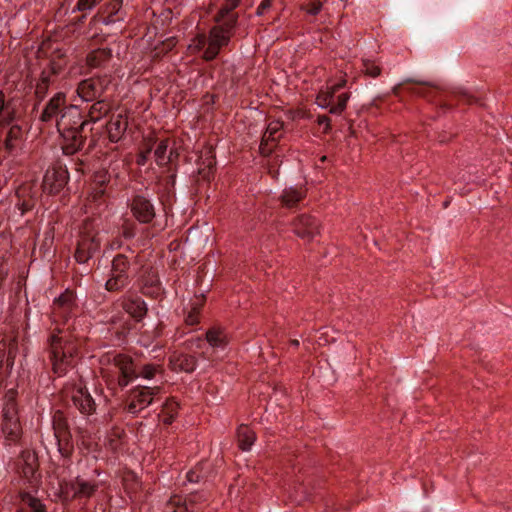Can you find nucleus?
Instances as JSON below:
<instances>
[{
    "label": "nucleus",
    "instance_id": "obj_48",
    "mask_svg": "<svg viewBox=\"0 0 512 512\" xmlns=\"http://www.w3.org/2000/svg\"><path fill=\"white\" fill-rule=\"evenodd\" d=\"M187 479L190 481V482H199V479H200V475L196 472V471H189L187 473Z\"/></svg>",
    "mask_w": 512,
    "mask_h": 512
},
{
    "label": "nucleus",
    "instance_id": "obj_40",
    "mask_svg": "<svg viewBox=\"0 0 512 512\" xmlns=\"http://www.w3.org/2000/svg\"><path fill=\"white\" fill-rule=\"evenodd\" d=\"M157 372V367L152 364H147L142 366V368L137 371V377H143L144 379H152Z\"/></svg>",
    "mask_w": 512,
    "mask_h": 512
},
{
    "label": "nucleus",
    "instance_id": "obj_28",
    "mask_svg": "<svg viewBox=\"0 0 512 512\" xmlns=\"http://www.w3.org/2000/svg\"><path fill=\"white\" fill-rule=\"evenodd\" d=\"M131 282L130 276H118L109 274L105 283V289L109 292H120L125 289Z\"/></svg>",
    "mask_w": 512,
    "mask_h": 512
},
{
    "label": "nucleus",
    "instance_id": "obj_18",
    "mask_svg": "<svg viewBox=\"0 0 512 512\" xmlns=\"http://www.w3.org/2000/svg\"><path fill=\"white\" fill-rule=\"evenodd\" d=\"M123 309L136 321H140L147 313V305L140 297H125L122 301Z\"/></svg>",
    "mask_w": 512,
    "mask_h": 512
},
{
    "label": "nucleus",
    "instance_id": "obj_5",
    "mask_svg": "<svg viewBox=\"0 0 512 512\" xmlns=\"http://www.w3.org/2000/svg\"><path fill=\"white\" fill-rule=\"evenodd\" d=\"M160 392V387L138 385L132 388L125 400V409L130 414L137 415L140 411L151 405L154 397Z\"/></svg>",
    "mask_w": 512,
    "mask_h": 512
},
{
    "label": "nucleus",
    "instance_id": "obj_24",
    "mask_svg": "<svg viewBox=\"0 0 512 512\" xmlns=\"http://www.w3.org/2000/svg\"><path fill=\"white\" fill-rule=\"evenodd\" d=\"M112 56L111 50L99 48L87 55L86 62L90 68H99L105 64Z\"/></svg>",
    "mask_w": 512,
    "mask_h": 512
},
{
    "label": "nucleus",
    "instance_id": "obj_41",
    "mask_svg": "<svg viewBox=\"0 0 512 512\" xmlns=\"http://www.w3.org/2000/svg\"><path fill=\"white\" fill-rule=\"evenodd\" d=\"M453 97L457 99L460 102H465L468 104L478 102V99H476L474 96L469 94L466 90H458L453 93Z\"/></svg>",
    "mask_w": 512,
    "mask_h": 512
},
{
    "label": "nucleus",
    "instance_id": "obj_53",
    "mask_svg": "<svg viewBox=\"0 0 512 512\" xmlns=\"http://www.w3.org/2000/svg\"><path fill=\"white\" fill-rule=\"evenodd\" d=\"M161 335V327L160 325H158L154 331H153V336L152 337H149V340H151L152 338H156V337H159Z\"/></svg>",
    "mask_w": 512,
    "mask_h": 512
},
{
    "label": "nucleus",
    "instance_id": "obj_6",
    "mask_svg": "<svg viewBox=\"0 0 512 512\" xmlns=\"http://www.w3.org/2000/svg\"><path fill=\"white\" fill-rule=\"evenodd\" d=\"M87 121H82L78 124L76 121L71 124L66 123V128L63 131H58L64 139L63 152L66 155H73L81 150L86 141V135L83 134Z\"/></svg>",
    "mask_w": 512,
    "mask_h": 512
},
{
    "label": "nucleus",
    "instance_id": "obj_30",
    "mask_svg": "<svg viewBox=\"0 0 512 512\" xmlns=\"http://www.w3.org/2000/svg\"><path fill=\"white\" fill-rule=\"evenodd\" d=\"M179 404L174 399H167L162 405L163 422L170 425L177 415Z\"/></svg>",
    "mask_w": 512,
    "mask_h": 512
},
{
    "label": "nucleus",
    "instance_id": "obj_19",
    "mask_svg": "<svg viewBox=\"0 0 512 512\" xmlns=\"http://www.w3.org/2000/svg\"><path fill=\"white\" fill-rule=\"evenodd\" d=\"M122 5L123 0H110L99 9L96 17H99L103 24L110 25L116 21L115 16L121 10Z\"/></svg>",
    "mask_w": 512,
    "mask_h": 512
},
{
    "label": "nucleus",
    "instance_id": "obj_12",
    "mask_svg": "<svg viewBox=\"0 0 512 512\" xmlns=\"http://www.w3.org/2000/svg\"><path fill=\"white\" fill-rule=\"evenodd\" d=\"M105 79L88 78L78 85V95L85 101H93L99 98L105 89Z\"/></svg>",
    "mask_w": 512,
    "mask_h": 512
},
{
    "label": "nucleus",
    "instance_id": "obj_56",
    "mask_svg": "<svg viewBox=\"0 0 512 512\" xmlns=\"http://www.w3.org/2000/svg\"><path fill=\"white\" fill-rule=\"evenodd\" d=\"M203 344H204V342H203L202 338H197L196 347L201 348Z\"/></svg>",
    "mask_w": 512,
    "mask_h": 512
},
{
    "label": "nucleus",
    "instance_id": "obj_16",
    "mask_svg": "<svg viewBox=\"0 0 512 512\" xmlns=\"http://www.w3.org/2000/svg\"><path fill=\"white\" fill-rule=\"evenodd\" d=\"M306 197V189L303 187L285 188L280 196L283 207L288 209L298 208Z\"/></svg>",
    "mask_w": 512,
    "mask_h": 512
},
{
    "label": "nucleus",
    "instance_id": "obj_47",
    "mask_svg": "<svg viewBox=\"0 0 512 512\" xmlns=\"http://www.w3.org/2000/svg\"><path fill=\"white\" fill-rule=\"evenodd\" d=\"M47 87H48L47 81L43 80L42 83L37 85L36 93L44 95Z\"/></svg>",
    "mask_w": 512,
    "mask_h": 512
},
{
    "label": "nucleus",
    "instance_id": "obj_29",
    "mask_svg": "<svg viewBox=\"0 0 512 512\" xmlns=\"http://www.w3.org/2000/svg\"><path fill=\"white\" fill-rule=\"evenodd\" d=\"M237 438L240 448L249 450L254 443L255 434L247 425H241L237 430Z\"/></svg>",
    "mask_w": 512,
    "mask_h": 512
},
{
    "label": "nucleus",
    "instance_id": "obj_34",
    "mask_svg": "<svg viewBox=\"0 0 512 512\" xmlns=\"http://www.w3.org/2000/svg\"><path fill=\"white\" fill-rule=\"evenodd\" d=\"M177 365L178 367L185 372L191 373L193 372L197 367V360L192 355H181L177 359Z\"/></svg>",
    "mask_w": 512,
    "mask_h": 512
},
{
    "label": "nucleus",
    "instance_id": "obj_11",
    "mask_svg": "<svg viewBox=\"0 0 512 512\" xmlns=\"http://www.w3.org/2000/svg\"><path fill=\"white\" fill-rule=\"evenodd\" d=\"M17 411L13 401L7 403L3 409L2 431L11 441H16L20 436V424L16 417Z\"/></svg>",
    "mask_w": 512,
    "mask_h": 512
},
{
    "label": "nucleus",
    "instance_id": "obj_43",
    "mask_svg": "<svg viewBox=\"0 0 512 512\" xmlns=\"http://www.w3.org/2000/svg\"><path fill=\"white\" fill-rule=\"evenodd\" d=\"M135 378H137V375H119L118 385L119 387L124 388Z\"/></svg>",
    "mask_w": 512,
    "mask_h": 512
},
{
    "label": "nucleus",
    "instance_id": "obj_52",
    "mask_svg": "<svg viewBox=\"0 0 512 512\" xmlns=\"http://www.w3.org/2000/svg\"><path fill=\"white\" fill-rule=\"evenodd\" d=\"M329 121H330V119L325 115L319 116V118H318V122L320 125L326 124L327 126H329Z\"/></svg>",
    "mask_w": 512,
    "mask_h": 512
},
{
    "label": "nucleus",
    "instance_id": "obj_7",
    "mask_svg": "<svg viewBox=\"0 0 512 512\" xmlns=\"http://www.w3.org/2000/svg\"><path fill=\"white\" fill-rule=\"evenodd\" d=\"M205 339L209 348L211 349V354L208 352H203V356L207 359L220 358V353H225L229 344V337L225 330L221 327H211L207 330L205 334Z\"/></svg>",
    "mask_w": 512,
    "mask_h": 512
},
{
    "label": "nucleus",
    "instance_id": "obj_21",
    "mask_svg": "<svg viewBox=\"0 0 512 512\" xmlns=\"http://www.w3.org/2000/svg\"><path fill=\"white\" fill-rule=\"evenodd\" d=\"M127 129V121L122 118L121 115H117L114 119H112L108 126V135L111 142H118L122 135L125 133Z\"/></svg>",
    "mask_w": 512,
    "mask_h": 512
},
{
    "label": "nucleus",
    "instance_id": "obj_22",
    "mask_svg": "<svg viewBox=\"0 0 512 512\" xmlns=\"http://www.w3.org/2000/svg\"><path fill=\"white\" fill-rule=\"evenodd\" d=\"M112 363L119 370V375H137L133 360L127 355L115 354L112 358Z\"/></svg>",
    "mask_w": 512,
    "mask_h": 512
},
{
    "label": "nucleus",
    "instance_id": "obj_25",
    "mask_svg": "<svg viewBox=\"0 0 512 512\" xmlns=\"http://www.w3.org/2000/svg\"><path fill=\"white\" fill-rule=\"evenodd\" d=\"M15 108L5 100L4 93L0 91V126L5 127L15 121Z\"/></svg>",
    "mask_w": 512,
    "mask_h": 512
},
{
    "label": "nucleus",
    "instance_id": "obj_33",
    "mask_svg": "<svg viewBox=\"0 0 512 512\" xmlns=\"http://www.w3.org/2000/svg\"><path fill=\"white\" fill-rule=\"evenodd\" d=\"M107 113V106L103 101H96L90 107L88 116L89 122H97Z\"/></svg>",
    "mask_w": 512,
    "mask_h": 512
},
{
    "label": "nucleus",
    "instance_id": "obj_57",
    "mask_svg": "<svg viewBox=\"0 0 512 512\" xmlns=\"http://www.w3.org/2000/svg\"><path fill=\"white\" fill-rule=\"evenodd\" d=\"M291 344H292L293 346H298V345H299V341H298V340H292V341H291Z\"/></svg>",
    "mask_w": 512,
    "mask_h": 512
},
{
    "label": "nucleus",
    "instance_id": "obj_37",
    "mask_svg": "<svg viewBox=\"0 0 512 512\" xmlns=\"http://www.w3.org/2000/svg\"><path fill=\"white\" fill-rule=\"evenodd\" d=\"M167 148H168V144H167V141L166 140H162L155 152H154V155L156 157V162L158 165L162 166V165H167V157H166V153H167Z\"/></svg>",
    "mask_w": 512,
    "mask_h": 512
},
{
    "label": "nucleus",
    "instance_id": "obj_44",
    "mask_svg": "<svg viewBox=\"0 0 512 512\" xmlns=\"http://www.w3.org/2000/svg\"><path fill=\"white\" fill-rule=\"evenodd\" d=\"M272 2L273 0H262L257 8L256 14L258 16H262L265 13V11L271 7Z\"/></svg>",
    "mask_w": 512,
    "mask_h": 512
},
{
    "label": "nucleus",
    "instance_id": "obj_4",
    "mask_svg": "<svg viewBox=\"0 0 512 512\" xmlns=\"http://www.w3.org/2000/svg\"><path fill=\"white\" fill-rule=\"evenodd\" d=\"M345 86L346 80L341 78L338 82L320 90L316 99L317 104L322 108L329 109L331 114H341L346 108L350 94L341 93L336 96V93Z\"/></svg>",
    "mask_w": 512,
    "mask_h": 512
},
{
    "label": "nucleus",
    "instance_id": "obj_31",
    "mask_svg": "<svg viewBox=\"0 0 512 512\" xmlns=\"http://www.w3.org/2000/svg\"><path fill=\"white\" fill-rule=\"evenodd\" d=\"M9 129L6 132L4 139L5 147L7 150H11L14 147V142L17 141L22 135V127L17 123H11Z\"/></svg>",
    "mask_w": 512,
    "mask_h": 512
},
{
    "label": "nucleus",
    "instance_id": "obj_8",
    "mask_svg": "<svg viewBox=\"0 0 512 512\" xmlns=\"http://www.w3.org/2000/svg\"><path fill=\"white\" fill-rule=\"evenodd\" d=\"M69 174L66 168L61 166L48 169L44 175L42 189L45 193L58 194L68 183Z\"/></svg>",
    "mask_w": 512,
    "mask_h": 512
},
{
    "label": "nucleus",
    "instance_id": "obj_10",
    "mask_svg": "<svg viewBox=\"0 0 512 512\" xmlns=\"http://www.w3.org/2000/svg\"><path fill=\"white\" fill-rule=\"evenodd\" d=\"M133 216L143 224L151 223L155 218L156 212L151 199L144 195H135L131 203Z\"/></svg>",
    "mask_w": 512,
    "mask_h": 512
},
{
    "label": "nucleus",
    "instance_id": "obj_20",
    "mask_svg": "<svg viewBox=\"0 0 512 512\" xmlns=\"http://www.w3.org/2000/svg\"><path fill=\"white\" fill-rule=\"evenodd\" d=\"M163 292L161 282L157 275L148 274L143 279L142 293L152 298H158Z\"/></svg>",
    "mask_w": 512,
    "mask_h": 512
},
{
    "label": "nucleus",
    "instance_id": "obj_46",
    "mask_svg": "<svg viewBox=\"0 0 512 512\" xmlns=\"http://www.w3.org/2000/svg\"><path fill=\"white\" fill-rule=\"evenodd\" d=\"M187 325L194 326L199 323V313L196 311L190 312L186 319Z\"/></svg>",
    "mask_w": 512,
    "mask_h": 512
},
{
    "label": "nucleus",
    "instance_id": "obj_14",
    "mask_svg": "<svg viewBox=\"0 0 512 512\" xmlns=\"http://www.w3.org/2000/svg\"><path fill=\"white\" fill-rule=\"evenodd\" d=\"M295 233L302 238H313L319 231L318 221L306 214L298 216L293 222Z\"/></svg>",
    "mask_w": 512,
    "mask_h": 512
},
{
    "label": "nucleus",
    "instance_id": "obj_23",
    "mask_svg": "<svg viewBox=\"0 0 512 512\" xmlns=\"http://www.w3.org/2000/svg\"><path fill=\"white\" fill-rule=\"evenodd\" d=\"M17 512H47L41 501L28 493L21 494V506Z\"/></svg>",
    "mask_w": 512,
    "mask_h": 512
},
{
    "label": "nucleus",
    "instance_id": "obj_3",
    "mask_svg": "<svg viewBox=\"0 0 512 512\" xmlns=\"http://www.w3.org/2000/svg\"><path fill=\"white\" fill-rule=\"evenodd\" d=\"M67 117H80V114L75 106L67 105L65 93L58 92L44 105L39 120L44 123L55 120L57 131H63Z\"/></svg>",
    "mask_w": 512,
    "mask_h": 512
},
{
    "label": "nucleus",
    "instance_id": "obj_45",
    "mask_svg": "<svg viewBox=\"0 0 512 512\" xmlns=\"http://www.w3.org/2000/svg\"><path fill=\"white\" fill-rule=\"evenodd\" d=\"M79 13H80V15L71 19V24L73 26H80V25L84 24L89 12H79Z\"/></svg>",
    "mask_w": 512,
    "mask_h": 512
},
{
    "label": "nucleus",
    "instance_id": "obj_1",
    "mask_svg": "<svg viewBox=\"0 0 512 512\" xmlns=\"http://www.w3.org/2000/svg\"><path fill=\"white\" fill-rule=\"evenodd\" d=\"M240 2L241 0H224L215 16L217 24L210 29L208 35L202 33L195 36L194 48L198 52H203V60L213 61L219 55L220 50L229 44L239 17L234 10L240 5Z\"/></svg>",
    "mask_w": 512,
    "mask_h": 512
},
{
    "label": "nucleus",
    "instance_id": "obj_9",
    "mask_svg": "<svg viewBox=\"0 0 512 512\" xmlns=\"http://www.w3.org/2000/svg\"><path fill=\"white\" fill-rule=\"evenodd\" d=\"M402 89L406 90L408 93L412 95L421 96L428 100H432L436 95L435 88L432 87L430 84L410 78L394 86L393 94L399 97Z\"/></svg>",
    "mask_w": 512,
    "mask_h": 512
},
{
    "label": "nucleus",
    "instance_id": "obj_2",
    "mask_svg": "<svg viewBox=\"0 0 512 512\" xmlns=\"http://www.w3.org/2000/svg\"><path fill=\"white\" fill-rule=\"evenodd\" d=\"M77 352V344L69 333L59 331L50 336V358L58 376L66 375L75 366Z\"/></svg>",
    "mask_w": 512,
    "mask_h": 512
},
{
    "label": "nucleus",
    "instance_id": "obj_17",
    "mask_svg": "<svg viewBox=\"0 0 512 512\" xmlns=\"http://www.w3.org/2000/svg\"><path fill=\"white\" fill-rule=\"evenodd\" d=\"M74 295L70 291H66L58 297L54 302L53 313L55 317L67 320L73 314Z\"/></svg>",
    "mask_w": 512,
    "mask_h": 512
},
{
    "label": "nucleus",
    "instance_id": "obj_51",
    "mask_svg": "<svg viewBox=\"0 0 512 512\" xmlns=\"http://www.w3.org/2000/svg\"><path fill=\"white\" fill-rule=\"evenodd\" d=\"M437 105H439L442 110H449L451 108V104L444 100H440Z\"/></svg>",
    "mask_w": 512,
    "mask_h": 512
},
{
    "label": "nucleus",
    "instance_id": "obj_39",
    "mask_svg": "<svg viewBox=\"0 0 512 512\" xmlns=\"http://www.w3.org/2000/svg\"><path fill=\"white\" fill-rule=\"evenodd\" d=\"M363 71L366 75L376 78L381 73V68L374 61L366 59L363 60Z\"/></svg>",
    "mask_w": 512,
    "mask_h": 512
},
{
    "label": "nucleus",
    "instance_id": "obj_55",
    "mask_svg": "<svg viewBox=\"0 0 512 512\" xmlns=\"http://www.w3.org/2000/svg\"><path fill=\"white\" fill-rule=\"evenodd\" d=\"M177 156V153L174 151L170 152V155L167 157V164L172 161L173 157Z\"/></svg>",
    "mask_w": 512,
    "mask_h": 512
},
{
    "label": "nucleus",
    "instance_id": "obj_32",
    "mask_svg": "<svg viewBox=\"0 0 512 512\" xmlns=\"http://www.w3.org/2000/svg\"><path fill=\"white\" fill-rule=\"evenodd\" d=\"M53 427L58 437H65L68 432V424L61 411H57L53 416Z\"/></svg>",
    "mask_w": 512,
    "mask_h": 512
},
{
    "label": "nucleus",
    "instance_id": "obj_15",
    "mask_svg": "<svg viewBox=\"0 0 512 512\" xmlns=\"http://www.w3.org/2000/svg\"><path fill=\"white\" fill-rule=\"evenodd\" d=\"M72 402L83 415H91L96 410V403L86 388L75 389L72 394Z\"/></svg>",
    "mask_w": 512,
    "mask_h": 512
},
{
    "label": "nucleus",
    "instance_id": "obj_49",
    "mask_svg": "<svg viewBox=\"0 0 512 512\" xmlns=\"http://www.w3.org/2000/svg\"><path fill=\"white\" fill-rule=\"evenodd\" d=\"M123 236L126 238V239H131L135 236V232H134V229L131 228V227H125L123 229Z\"/></svg>",
    "mask_w": 512,
    "mask_h": 512
},
{
    "label": "nucleus",
    "instance_id": "obj_13",
    "mask_svg": "<svg viewBox=\"0 0 512 512\" xmlns=\"http://www.w3.org/2000/svg\"><path fill=\"white\" fill-rule=\"evenodd\" d=\"M100 248V240L96 236L85 234L78 242L75 259L78 263H86Z\"/></svg>",
    "mask_w": 512,
    "mask_h": 512
},
{
    "label": "nucleus",
    "instance_id": "obj_35",
    "mask_svg": "<svg viewBox=\"0 0 512 512\" xmlns=\"http://www.w3.org/2000/svg\"><path fill=\"white\" fill-rule=\"evenodd\" d=\"M103 0H77L76 4L71 9V13L77 12H90Z\"/></svg>",
    "mask_w": 512,
    "mask_h": 512
},
{
    "label": "nucleus",
    "instance_id": "obj_50",
    "mask_svg": "<svg viewBox=\"0 0 512 512\" xmlns=\"http://www.w3.org/2000/svg\"><path fill=\"white\" fill-rule=\"evenodd\" d=\"M151 149L149 148L145 153H142L138 158V164L144 165L147 159V155L150 153Z\"/></svg>",
    "mask_w": 512,
    "mask_h": 512
},
{
    "label": "nucleus",
    "instance_id": "obj_42",
    "mask_svg": "<svg viewBox=\"0 0 512 512\" xmlns=\"http://www.w3.org/2000/svg\"><path fill=\"white\" fill-rule=\"evenodd\" d=\"M321 2L319 0H310L305 6L306 11L311 15H316L321 10Z\"/></svg>",
    "mask_w": 512,
    "mask_h": 512
},
{
    "label": "nucleus",
    "instance_id": "obj_26",
    "mask_svg": "<svg viewBox=\"0 0 512 512\" xmlns=\"http://www.w3.org/2000/svg\"><path fill=\"white\" fill-rule=\"evenodd\" d=\"M283 128V123L279 120H272L269 122L266 132L263 136L260 149L264 153L269 141L277 142L280 138L278 132Z\"/></svg>",
    "mask_w": 512,
    "mask_h": 512
},
{
    "label": "nucleus",
    "instance_id": "obj_27",
    "mask_svg": "<svg viewBox=\"0 0 512 512\" xmlns=\"http://www.w3.org/2000/svg\"><path fill=\"white\" fill-rule=\"evenodd\" d=\"M130 261L124 254H117L111 264V270L109 274L118 276H130L129 275Z\"/></svg>",
    "mask_w": 512,
    "mask_h": 512
},
{
    "label": "nucleus",
    "instance_id": "obj_38",
    "mask_svg": "<svg viewBox=\"0 0 512 512\" xmlns=\"http://www.w3.org/2000/svg\"><path fill=\"white\" fill-rule=\"evenodd\" d=\"M97 486L83 479L80 480V487H78L79 498H90L96 491Z\"/></svg>",
    "mask_w": 512,
    "mask_h": 512
},
{
    "label": "nucleus",
    "instance_id": "obj_36",
    "mask_svg": "<svg viewBox=\"0 0 512 512\" xmlns=\"http://www.w3.org/2000/svg\"><path fill=\"white\" fill-rule=\"evenodd\" d=\"M80 480V478H76L74 481L66 483L64 486H62V493L65 494L67 498H79L78 487H80Z\"/></svg>",
    "mask_w": 512,
    "mask_h": 512
},
{
    "label": "nucleus",
    "instance_id": "obj_54",
    "mask_svg": "<svg viewBox=\"0 0 512 512\" xmlns=\"http://www.w3.org/2000/svg\"><path fill=\"white\" fill-rule=\"evenodd\" d=\"M174 512H189L187 505H178Z\"/></svg>",
    "mask_w": 512,
    "mask_h": 512
}]
</instances>
